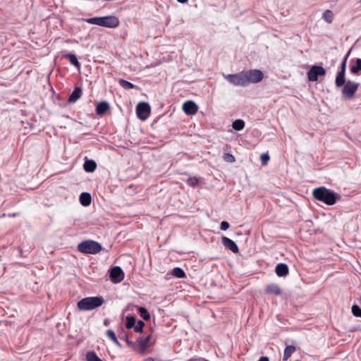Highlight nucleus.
Wrapping results in <instances>:
<instances>
[{
	"label": "nucleus",
	"instance_id": "72a5a7b5",
	"mask_svg": "<svg viewBox=\"0 0 361 361\" xmlns=\"http://www.w3.org/2000/svg\"><path fill=\"white\" fill-rule=\"evenodd\" d=\"M269 159L268 153H264L260 156V160L263 166H266L268 164Z\"/></svg>",
	"mask_w": 361,
	"mask_h": 361
},
{
	"label": "nucleus",
	"instance_id": "e433bc0d",
	"mask_svg": "<svg viewBox=\"0 0 361 361\" xmlns=\"http://www.w3.org/2000/svg\"><path fill=\"white\" fill-rule=\"evenodd\" d=\"M348 55L345 57L344 60L341 63V71L340 72H343V73H345V67H346V61H347Z\"/></svg>",
	"mask_w": 361,
	"mask_h": 361
},
{
	"label": "nucleus",
	"instance_id": "b1692460",
	"mask_svg": "<svg viewBox=\"0 0 361 361\" xmlns=\"http://www.w3.org/2000/svg\"><path fill=\"white\" fill-rule=\"evenodd\" d=\"M87 361H103L94 351H89L86 354Z\"/></svg>",
	"mask_w": 361,
	"mask_h": 361
},
{
	"label": "nucleus",
	"instance_id": "bb28decb",
	"mask_svg": "<svg viewBox=\"0 0 361 361\" xmlns=\"http://www.w3.org/2000/svg\"><path fill=\"white\" fill-rule=\"evenodd\" d=\"M106 336L113 341V343L114 344H116V345H120V343L118 342L116 336V334L114 333V331L111 329H109L106 331Z\"/></svg>",
	"mask_w": 361,
	"mask_h": 361
},
{
	"label": "nucleus",
	"instance_id": "39448f33",
	"mask_svg": "<svg viewBox=\"0 0 361 361\" xmlns=\"http://www.w3.org/2000/svg\"><path fill=\"white\" fill-rule=\"evenodd\" d=\"M246 81V85L250 83H257L262 80L264 74L257 69L250 70L248 71H243Z\"/></svg>",
	"mask_w": 361,
	"mask_h": 361
},
{
	"label": "nucleus",
	"instance_id": "dca6fc26",
	"mask_svg": "<svg viewBox=\"0 0 361 361\" xmlns=\"http://www.w3.org/2000/svg\"><path fill=\"white\" fill-rule=\"evenodd\" d=\"M151 338V335H148L145 338H138L137 343L140 348L141 352L144 353L148 346V343L149 342Z\"/></svg>",
	"mask_w": 361,
	"mask_h": 361
},
{
	"label": "nucleus",
	"instance_id": "0eeeda50",
	"mask_svg": "<svg viewBox=\"0 0 361 361\" xmlns=\"http://www.w3.org/2000/svg\"><path fill=\"white\" fill-rule=\"evenodd\" d=\"M226 79L232 83L234 85L236 86H245L246 81L245 78L244 72L242 71L238 74H230L226 75Z\"/></svg>",
	"mask_w": 361,
	"mask_h": 361
},
{
	"label": "nucleus",
	"instance_id": "ddd939ff",
	"mask_svg": "<svg viewBox=\"0 0 361 361\" xmlns=\"http://www.w3.org/2000/svg\"><path fill=\"white\" fill-rule=\"evenodd\" d=\"M266 293L274 294L276 295H280L281 294V290L280 287L275 283H271L267 286Z\"/></svg>",
	"mask_w": 361,
	"mask_h": 361
},
{
	"label": "nucleus",
	"instance_id": "423d86ee",
	"mask_svg": "<svg viewBox=\"0 0 361 361\" xmlns=\"http://www.w3.org/2000/svg\"><path fill=\"white\" fill-rule=\"evenodd\" d=\"M343 86L342 94L347 98L351 99L357 90L359 83L348 80Z\"/></svg>",
	"mask_w": 361,
	"mask_h": 361
},
{
	"label": "nucleus",
	"instance_id": "473e14b6",
	"mask_svg": "<svg viewBox=\"0 0 361 361\" xmlns=\"http://www.w3.org/2000/svg\"><path fill=\"white\" fill-rule=\"evenodd\" d=\"M187 183L190 186L195 187L198 185L199 179L196 177H190V178H188Z\"/></svg>",
	"mask_w": 361,
	"mask_h": 361
},
{
	"label": "nucleus",
	"instance_id": "c85d7f7f",
	"mask_svg": "<svg viewBox=\"0 0 361 361\" xmlns=\"http://www.w3.org/2000/svg\"><path fill=\"white\" fill-rule=\"evenodd\" d=\"M135 324H136V320L134 317H128L126 318V326L127 329H131V328L134 327Z\"/></svg>",
	"mask_w": 361,
	"mask_h": 361
},
{
	"label": "nucleus",
	"instance_id": "6e6552de",
	"mask_svg": "<svg viewBox=\"0 0 361 361\" xmlns=\"http://www.w3.org/2000/svg\"><path fill=\"white\" fill-rule=\"evenodd\" d=\"M326 71L322 66H313L307 72V78L311 82H315L318 80L319 76H324Z\"/></svg>",
	"mask_w": 361,
	"mask_h": 361
},
{
	"label": "nucleus",
	"instance_id": "4be33fe9",
	"mask_svg": "<svg viewBox=\"0 0 361 361\" xmlns=\"http://www.w3.org/2000/svg\"><path fill=\"white\" fill-rule=\"evenodd\" d=\"M295 351V348L293 345H288L284 350L283 360H287Z\"/></svg>",
	"mask_w": 361,
	"mask_h": 361
},
{
	"label": "nucleus",
	"instance_id": "9b49d317",
	"mask_svg": "<svg viewBox=\"0 0 361 361\" xmlns=\"http://www.w3.org/2000/svg\"><path fill=\"white\" fill-rule=\"evenodd\" d=\"M183 110L188 115H194L197 113L198 107L192 101H187L183 105Z\"/></svg>",
	"mask_w": 361,
	"mask_h": 361
},
{
	"label": "nucleus",
	"instance_id": "f3484780",
	"mask_svg": "<svg viewBox=\"0 0 361 361\" xmlns=\"http://www.w3.org/2000/svg\"><path fill=\"white\" fill-rule=\"evenodd\" d=\"M82 95V90L80 87H75L71 94L68 102L71 103L76 102Z\"/></svg>",
	"mask_w": 361,
	"mask_h": 361
},
{
	"label": "nucleus",
	"instance_id": "cd10ccee",
	"mask_svg": "<svg viewBox=\"0 0 361 361\" xmlns=\"http://www.w3.org/2000/svg\"><path fill=\"white\" fill-rule=\"evenodd\" d=\"M360 71H361V59H357L355 61V65L351 66L350 71L353 73L356 74Z\"/></svg>",
	"mask_w": 361,
	"mask_h": 361
},
{
	"label": "nucleus",
	"instance_id": "4c0bfd02",
	"mask_svg": "<svg viewBox=\"0 0 361 361\" xmlns=\"http://www.w3.org/2000/svg\"><path fill=\"white\" fill-rule=\"evenodd\" d=\"M220 228L221 230L226 231L229 228V224L227 221H224L221 223Z\"/></svg>",
	"mask_w": 361,
	"mask_h": 361
},
{
	"label": "nucleus",
	"instance_id": "f8f14e48",
	"mask_svg": "<svg viewBox=\"0 0 361 361\" xmlns=\"http://www.w3.org/2000/svg\"><path fill=\"white\" fill-rule=\"evenodd\" d=\"M222 243L224 245V247H226L233 252L237 253L238 252V247L236 243L231 239L224 236L222 237Z\"/></svg>",
	"mask_w": 361,
	"mask_h": 361
},
{
	"label": "nucleus",
	"instance_id": "7c9ffc66",
	"mask_svg": "<svg viewBox=\"0 0 361 361\" xmlns=\"http://www.w3.org/2000/svg\"><path fill=\"white\" fill-rule=\"evenodd\" d=\"M352 313L357 317H361V308L357 305H353L352 306Z\"/></svg>",
	"mask_w": 361,
	"mask_h": 361
},
{
	"label": "nucleus",
	"instance_id": "c9c22d12",
	"mask_svg": "<svg viewBox=\"0 0 361 361\" xmlns=\"http://www.w3.org/2000/svg\"><path fill=\"white\" fill-rule=\"evenodd\" d=\"M144 326L145 323L142 321H139L134 326L135 331L136 332H141Z\"/></svg>",
	"mask_w": 361,
	"mask_h": 361
},
{
	"label": "nucleus",
	"instance_id": "c756f323",
	"mask_svg": "<svg viewBox=\"0 0 361 361\" xmlns=\"http://www.w3.org/2000/svg\"><path fill=\"white\" fill-rule=\"evenodd\" d=\"M120 85L123 87L124 89H132L134 87V85L127 80H125L123 79H121L119 80Z\"/></svg>",
	"mask_w": 361,
	"mask_h": 361
},
{
	"label": "nucleus",
	"instance_id": "9d476101",
	"mask_svg": "<svg viewBox=\"0 0 361 361\" xmlns=\"http://www.w3.org/2000/svg\"><path fill=\"white\" fill-rule=\"evenodd\" d=\"M110 279L114 283H120L124 279V273L120 267H114L110 269Z\"/></svg>",
	"mask_w": 361,
	"mask_h": 361
},
{
	"label": "nucleus",
	"instance_id": "aec40b11",
	"mask_svg": "<svg viewBox=\"0 0 361 361\" xmlns=\"http://www.w3.org/2000/svg\"><path fill=\"white\" fill-rule=\"evenodd\" d=\"M334 13L331 10H326L322 14V19L327 23H331L334 20Z\"/></svg>",
	"mask_w": 361,
	"mask_h": 361
},
{
	"label": "nucleus",
	"instance_id": "58836bf2",
	"mask_svg": "<svg viewBox=\"0 0 361 361\" xmlns=\"http://www.w3.org/2000/svg\"><path fill=\"white\" fill-rule=\"evenodd\" d=\"M258 361H269L268 357H261Z\"/></svg>",
	"mask_w": 361,
	"mask_h": 361
},
{
	"label": "nucleus",
	"instance_id": "a19ab883",
	"mask_svg": "<svg viewBox=\"0 0 361 361\" xmlns=\"http://www.w3.org/2000/svg\"><path fill=\"white\" fill-rule=\"evenodd\" d=\"M177 1H178V2H180V3H182V4L185 3V2H187V1H188V0H177Z\"/></svg>",
	"mask_w": 361,
	"mask_h": 361
},
{
	"label": "nucleus",
	"instance_id": "20e7f679",
	"mask_svg": "<svg viewBox=\"0 0 361 361\" xmlns=\"http://www.w3.org/2000/svg\"><path fill=\"white\" fill-rule=\"evenodd\" d=\"M78 249L82 253L96 254L102 250V245L93 240H85L78 245Z\"/></svg>",
	"mask_w": 361,
	"mask_h": 361
},
{
	"label": "nucleus",
	"instance_id": "a878e982",
	"mask_svg": "<svg viewBox=\"0 0 361 361\" xmlns=\"http://www.w3.org/2000/svg\"><path fill=\"white\" fill-rule=\"evenodd\" d=\"M245 126V122L241 119L235 120L233 122L232 127L236 130H241Z\"/></svg>",
	"mask_w": 361,
	"mask_h": 361
},
{
	"label": "nucleus",
	"instance_id": "4468645a",
	"mask_svg": "<svg viewBox=\"0 0 361 361\" xmlns=\"http://www.w3.org/2000/svg\"><path fill=\"white\" fill-rule=\"evenodd\" d=\"M275 271L279 276H285L288 274V267L286 264H279L276 265Z\"/></svg>",
	"mask_w": 361,
	"mask_h": 361
},
{
	"label": "nucleus",
	"instance_id": "f704fd0d",
	"mask_svg": "<svg viewBox=\"0 0 361 361\" xmlns=\"http://www.w3.org/2000/svg\"><path fill=\"white\" fill-rule=\"evenodd\" d=\"M224 161L229 162V163H233L235 161L234 156L229 153H226L224 155Z\"/></svg>",
	"mask_w": 361,
	"mask_h": 361
},
{
	"label": "nucleus",
	"instance_id": "412c9836",
	"mask_svg": "<svg viewBox=\"0 0 361 361\" xmlns=\"http://www.w3.org/2000/svg\"><path fill=\"white\" fill-rule=\"evenodd\" d=\"M335 83L338 87L344 85L345 84V73L339 72L336 75Z\"/></svg>",
	"mask_w": 361,
	"mask_h": 361
},
{
	"label": "nucleus",
	"instance_id": "f257e3e1",
	"mask_svg": "<svg viewBox=\"0 0 361 361\" xmlns=\"http://www.w3.org/2000/svg\"><path fill=\"white\" fill-rule=\"evenodd\" d=\"M312 195L317 200L323 202L327 205H333L336 202V194L324 187L315 188Z\"/></svg>",
	"mask_w": 361,
	"mask_h": 361
},
{
	"label": "nucleus",
	"instance_id": "7ed1b4c3",
	"mask_svg": "<svg viewBox=\"0 0 361 361\" xmlns=\"http://www.w3.org/2000/svg\"><path fill=\"white\" fill-rule=\"evenodd\" d=\"M104 302L102 296L87 297L78 302V308L82 311H89L102 306Z\"/></svg>",
	"mask_w": 361,
	"mask_h": 361
},
{
	"label": "nucleus",
	"instance_id": "393cba45",
	"mask_svg": "<svg viewBox=\"0 0 361 361\" xmlns=\"http://www.w3.org/2000/svg\"><path fill=\"white\" fill-rule=\"evenodd\" d=\"M66 58L68 59L71 64H73L76 68H79L80 64L78 62L77 57L74 54H68L66 56Z\"/></svg>",
	"mask_w": 361,
	"mask_h": 361
},
{
	"label": "nucleus",
	"instance_id": "5701e85b",
	"mask_svg": "<svg viewBox=\"0 0 361 361\" xmlns=\"http://www.w3.org/2000/svg\"><path fill=\"white\" fill-rule=\"evenodd\" d=\"M172 274L179 279H183L185 277V271L179 267H176L172 270Z\"/></svg>",
	"mask_w": 361,
	"mask_h": 361
},
{
	"label": "nucleus",
	"instance_id": "6ab92c4d",
	"mask_svg": "<svg viewBox=\"0 0 361 361\" xmlns=\"http://www.w3.org/2000/svg\"><path fill=\"white\" fill-rule=\"evenodd\" d=\"M84 169L87 172H93L97 167V164L93 160H86L83 165Z\"/></svg>",
	"mask_w": 361,
	"mask_h": 361
},
{
	"label": "nucleus",
	"instance_id": "2f4dec72",
	"mask_svg": "<svg viewBox=\"0 0 361 361\" xmlns=\"http://www.w3.org/2000/svg\"><path fill=\"white\" fill-rule=\"evenodd\" d=\"M140 316L145 319L148 320L150 318V315L147 310L145 307H140L139 309Z\"/></svg>",
	"mask_w": 361,
	"mask_h": 361
},
{
	"label": "nucleus",
	"instance_id": "f03ea898",
	"mask_svg": "<svg viewBox=\"0 0 361 361\" xmlns=\"http://www.w3.org/2000/svg\"><path fill=\"white\" fill-rule=\"evenodd\" d=\"M85 21L90 24L108 28H116L119 25V20L115 16L93 17L86 19Z\"/></svg>",
	"mask_w": 361,
	"mask_h": 361
},
{
	"label": "nucleus",
	"instance_id": "2eb2a0df",
	"mask_svg": "<svg viewBox=\"0 0 361 361\" xmlns=\"http://www.w3.org/2000/svg\"><path fill=\"white\" fill-rule=\"evenodd\" d=\"M109 105L106 102H101L96 107V113L98 115H102L109 109Z\"/></svg>",
	"mask_w": 361,
	"mask_h": 361
},
{
	"label": "nucleus",
	"instance_id": "ea45409f",
	"mask_svg": "<svg viewBox=\"0 0 361 361\" xmlns=\"http://www.w3.org/2000/svg\"><path fill=\"white\" fill-rule=\"evenodd\" d=\"M125 341H126V343H130V341H129V338H128V336H126L125 338H124Z\"/></svg>",
	"mask_w": 361,
	"mask_h": 361
},
{
	"label": "nucleus",
	"instance_id": "1a4fd4ad",
	"mask_svg": "<svg viewBox=\"0 0 361 361\" xmlns=\"http://www.w3.org/2000/svg\"><path fill=\"white\" fill-rule=\"evenodd\" d=\"M137 117L142 121L146 120L150 114V106L147 102H140L136 107Z\"/></svg>",
	"mask_w": 361,
	"mask_h": 361
},
{
	"label": "nucleus",
	"instance_id": "a211bd4d",
	"mask_svg": "<svg viewBox=\"0 0 361 361\" xmlns=\"http://www.w3.org/2000/svg\"><path fill=\"white\" fill-rule=\"evenodd\" d=\"M91 195L88 192H82L80 196V202L83 206H89L91 204Z\"/></svg>",
	"mask_w": 361,
	"mask_h": 361
}]
</instances>
